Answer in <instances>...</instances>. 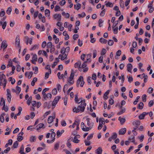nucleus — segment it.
<instances>
[{
	"instance_id": "obj_55",
	"label": "nucleus",
	"mask_w": 154,
	"mask_h": 154,
	"mask_svg": "<svg viewBox=\"0 0 154 154\" xmlns=\"http://www.w3.org/2000/svg\"><path fill=\"white\" fill-rule=\"evenodd\" d=\"M106 12V11L105 9H103V11H101L100 14V15L101 17H103L105 13Z\"/></svg>"
},
{
	"instance_id": "obj_54",
	"label": "nucleus",
	"mask_w": 154,
	"mask_h": 154,
	"mask_svg": "<svg viewBox=\"0 0 154 154\" xmlns=\"http://www.w3.org/2000/svg\"><path fill=\"white\" fill-rule=\"evenodd\" d=\"M103 22V21L101 19H100L99 20V26L100 27H101L103 26L102 23Z\"/></svg>"
},
{
	"instance_id": "obj_46",
	"label": "nucleus",
	"mask_w": 154,
	"mask_h": 154,
	"mask_svg": "<svg viewBox=\"0 0 154 154\" xmlns=\"http://www.w3.org/2000/svg\"><path fill=\"white\" fill-rule=\"evenodd\" d=\"M18 143L17 141H16L14 143L13 146L14 148H17L18 146Z\"/></svg>"
},
{
	"instance_id": "obj_10",
	"label": "nucleus",
	"mask_w": 154,
	"mask_h": 154,
	"mask_svg": "<svg viewBox=\"0 0 154 154\" xmlns=\"http://www.w3.org/2000/svg\"><path fill=\"white\" fill-rule=\"evenodd\" d=\"M24 40L26 41L27 45L28 44V43H29L30 45H31L32 42V38L29 39V37L27 36H25L24 37Z\"/></svg>"
},
{
	"instance_id": "obj_5",
	"label": "nucleus",
	"mask_w": 154,
	"mask_h": 154,
	"mask_svg": "<svg viewBox=\"0 0 154 154\" xmlns=\"http://www.w3.org/2000/svg\"><path fill=\"white\" fill-rule=\"evenodd\" d=\"M54 18L59 21L61 20V16L60 14H54L53 16Z\"/></svg>"
},
{
	"instance_id": "obj_61",
	"label": "nucleus",
	"mask_w": 154,
	"mask_h": 154,
	"mask_svg": "<svg viewBox=\"0 0 154 154\" xmlns=\"http://www.w3.org/2000/svg\"><path fill=\"white\" fill-rule=\"evenodd\" d=\"M153 91V88H152L150 87L148 90V92L149 94H151L152 92Z\"/></svg>"
},
{
	"instance_id": "obj_32",
	"label": "nucleus",
	"mask_w": 154,
	"mask_h": 154,
	"mask_svg": "<svg viewBox=\"0 0 154 154\" xmlns=\"http://www.w3.org/2000/svg\"><path fill=\"white\" fill-rule=\"evenodd\" d=\"M0 104L1 106L3 105L4 106L3 107H4L5 106V101L4 100V99L2 97L1 98Z\"/></svg>"
},
{
	"instance_id": "obj_20",
	"label": "nucleus",
	"mask_w": 154,
	"mask_h": 154,
	"mask_svg": "<svg viewBox=\"0 0 154 154\" xmlns=\"http://www.w3.org/2000/svg\"><path fill=\"white\" fill-rule=\"evenodd\" d=\"M82 79H83V78L82 76H80L78 79L76 84V86L78 87H79V84L81 82V80Z\"/></svg>"
},
{
	"instance_id": "obj_59",
	"label": "nucleus",
	"mask_w": 154,
	"mask_h": 154,
	"mask_svg": "<svg viewBox=\"0 0 154 154\" xmlns=\"http://www.w3.org/2000/svg\"><path fill=\"white\" fill-rule=\"evenodd\" d=\"M60 7L58 5H56L55 6L54 8V11H58L60 10Z\"/></svg>"
},
{
	"instance_id": "obj_7",
	"label": "nucleus",
	"mask_w": 154,
	"mask_h": 154,
	"mask_svg": "<svg viewBox=\"0 0 154 154\" xmlns=\"http://www.w3.org/2000/svg\"><path fill=\"white\" fill-rule=\"evenodd\" d=\"M7 100L9 103H10L11 101V95L9 89H7Z\"/></svg>"
},
{
	"instance_id": "obj_27",
	"label": "nucleus",
	"mask_w": 154,
	"mask_h": 154,
	"mask_svg": "<svg viewBox=\"0 0 154 154\" xmlns=\"http://www.w3.org/2000/svg\"><path fill=\"white\" fill-rule=\"evenodd\" d=\"M44 126V125L43 124L40 123L35 128L37 130H38L42 128Z\"/></svg>"
},
{
	"instance_id": "obj_62",
	"label": "nucleus",
	"mask_w": 154,
	"mask_h": 154,
	"mask_svg": "<svg viewBox=\"0 0 154 154\" xmlns=\"http://www.w3.org/2000/svg\"><path fill=\"white\" fill-rule=\"evenodd\" d=\"M61 125L63 126H65L66 125V122L64 120H62L61 122Z\"/></svg>"
},
{
	"instance_id": "obj_56",
	"label": "nucleus",
	"mask_w": 154,
	"mask_h": 154,
	"mask_svg": "<svg viewBox=\"0 0 154 154\" xmlns=\"http://www.w3.org/2000/svg\"><path fill=\"white\" fill-rule=\"evenodd\" d=\"M11 149V148L10 147H8L7 148V149H5L4 150V152L5 153H8L9 151H10Z\"/></svg>"
},
{
	"instance_id": "obj_58",
	"label": "nucleus",
	"mask_w": 154,
	"mask_h": 154,
	"mask_svg": "<svg viewBox=\"0 0 154 154\" xmlns=\"http://www.w3.org/2000/svg\"><path fill=\"white\" fill-rule=\"evenodd\" d=\"M106 50L105 49L103 48L102 50L101 54L102 55H104L106 53Z\"/></svg>"
},
{
	"instance_id": "obj_11",
	"label": "nucleus",
	"mask_w": 154,
	"mask_h": 154,
	"mask_svg": "<svg viewBox=\"0 0 154 154\" xmlns=\"http://www.w3.org/2000/svg\"><path fill=\"white\" fill-rule=\"evenodd\" d=\"M8 46V45L6 43V40H3L1 44V48H3V50L5 49Z\"/></svg>"
},
{
	"instance_id": "obj_17",
	"label": "nucleus",
	"mask_w": 154,
	"mask_h": 154,
	"mask_svg": "<svg viewBox=\"0 0 154 154\" xmlns=\"http://www.w3.org/2000/svg\"><path fill=\"white\" fill-rule=\"evenodd\" d=\"M80 136L79 135H77L75 136L73 140V142L76 143H78L79 142V140L77 139V138H79Z\"/></svg>"
},
{
	"instance_id": "obj_53",
	"label": "nucleus",
	"mask_w": 154,
	"mask_h": 154,
	"mask_svg": "<svg viewBox=\"0 0 154 154\" xmlns=\"http://www.w3.org/2000/svg\"><path fill=\"white\" fill-rule=\"evenodd\" d=\"M52 93L54 95H56L57 93V91L56 88H54L52 91Z\"/></svg>"
},
{
	"instance_id": "obj_50",
	"label": "nucleus",
	"mask_w": 154,
	"mask_h": 154,
	"mask_svg": "<svg viewBox=\"0 0 154 154\" xmlns=\"http://www.w3.org/2000/svg\"><path fill=\"white\" fill-rule=\"evenodd\" d=\"M11 7H9L8 8V10H7L6 13L8 14H9L11 13Z\"/></svg>"
},
{
	"instance_id": "obj_24",
	"label": "nucleus",
	"mask_w": 154,
	"mask_h": 154,
	"mask_svg": "<svg viewBox=\"0 0 154 154\" xmlns=\"http://www.w3.org/2000/svg\"><path fill=\"white\" fill-rule=\"evenodd\" d=\"M119 120L121 124L122 125L125 121V119L124 118H122L121 116L119 118Z\"/></svg>"
},
{
	"instance_id": "obj_1",
	"label": "nucleus",
	"mask_w": 154,
	"mask_h": 154,
	"mask_svg": "<svg viewBox=\"0 0 154 154\" xmlns=\"http://www.w3.org/2000/svg\"><path fill=\"white\" fill-rule=\"evenodd\" d=\"M74 76V73L73 70H72L70 74V76L67 80L68 85H71L74 83L73 78Z\"/></svg>"
},
{
	"instance_id": "obj_42",
	"label": "nucleus",
	"mask_w": 154,
	"mask_h": 154,
	"mask_svg": "<svg viewBox=\"0 0 154 154\" xmlns=\"http://www.w3.org/2000/svg\"><path fill=\"white\" fill-rule=\"evenodd\" d=\"M81 127L82 128V130L84 131L83 130H84L83 129V128L84 129H85L86 128H87L86 126H85L84 123L83 122H82L81 123Z\"/></svg>"
},
{
	"instance_id": "obj_26",
	"label": "nucleus",
	"mask_w": 154,
	"mask_h": 154,
	"mask_svg": "<svg viewBox=\"0 0 154 154\" xmlns=\"http://www.w3.org/2000/svg\"><path fill=\"white\" fill-rule=\"evenodd\" d=\"M53 38L55 40V42L56 44H57L58 43L59 41V38H57L55 35H53Z\"/></svg>"
},
{
	"instance_id": "obj_45",
	"label": "nucleus",
	"mask_w": 154,
	"mask_h": 154,
	"mask_svg": "<svg viewBox=\"0 0 154 154\" xmlns=\"http://www.w3.org/2000/svg\"><path fill=\"white\" fill-rule=\"evenodd\" d=\"M143 103L142 102H140L139 104V108L140 109H142L143 107Z\"/></svg>"
},
{
	"instance_id": "obj_64",
	"label": "nucleus",
	"mask_w": 154,
	"mask_h": 154,
	"mask_svg": "<svg viewBox=\"0 0 154 154\" xmlns=\"http://www.w3.org/2000/svg\"><path fill=\"white\" fill-rule=\"evenodd\" d=\"M33 75V72H30L28 73V78L30 79Z\"/></svg>"
},
{
	"instance_id": "obj_63",
	"label": "nucleus",
	"mask_w": 154,
	"mask_h": 154,
	"mask_svg": "<svg viewBox=\"0 0 154 154\" xmlns=\"http://www.w3.org/2000/svg\"><path fill=\"white\" fill-rule=\"evenodd\" d=\"M5 11H1L0 13V16L1 17H2L5 15Z\"/></svg>"
},
{
	"instance_id": "obj_52",
	"label": "nucleus",
	"mask_w": 154,
	"mask_h": 154,
	"mask_svg": "<svg viewBox=\"0 0 154 154\" xmlns=\"http://www.w3.org/2000/svg\"><path fill=\"white\" fill-rule=\"evenodd\" d=\"M23 139V137L22 136L18 135L17 140L19 141H21Z\"/></svg>"
},
{
	"instance_id": "obj_16",
	"label": "nucleus",
	"mask_w": 154,
	"mask_h": 154,
	"mask_svg": "<svg viewBox=\"0 0 154 154\" xmlns=\"http://www.w3.org/2000/svg\"><path fill=\"white\" fill-rule=\"evenodd\" d=\"M20 40L19 38V36H17L15 39V45L16 46L19 47L20 46Z\"/></svg>"
},
{
	"instance_id": "obj_6",
	"label": "nucleus",
	"mask_w": 154,
	"mask_h": 154,
	"mask_svg": "<svg viewBox=\"0 0 154 154\" xmlns=\"http://www.w3.org/2000/svg\"><path fill=\"white\" fill-rule=\"evenodd\" d=\"M60 99V97H56L54 99L52 103V106H55Z\"/></svg>"
},
{
	"instance_id": "obj_40",
	"label": "nucleus",
	"mask_w": 154,
	"mask_h": 154,
	"mask_svg": "<svg viewBox=\"0 0 154 154\" xmlns=\"http://www.w3.org/2000/svg\"><path fill=\"white\" fill-rule=\"evenodd\" d=\"M105 5L106 7H112L113 6V4L110 2H107Z\"/></svg>"
},
{
	"instance_id": "obj_9",
	"label": "nucleus",
	"mask_w": 154,
	"mask_h": 154,
	"mask_svg": "<svg viewBox=\"0 0 154 154\" xmlns=\"http://www.w3.org/2000/svg\"><path fill=\"white\" fill-rule=\"evenodd\" d=\"M81 63L80 61H78V62L75 63L74 64V67L75 68H78L79 69V70L81 71V69H80L81 68Z\"/></svg>"
},
{
	"instance_id": "obj_60",
	"label": "nucleus",
	"mask_w": 154,
	"mask_h": 154,
	"mask_svg": "<svg viewBox=\"0 0 154 154\" xmlns=\"http://www.w3.org/2000/svg\"><path fill=\"white\" fill-rule=\"evenodd\" d=\"M86 15L85 13L84 12L82 13L81 14H78V16L79 17H85Z\"/></svg>"
},
{
	"instance_id": "obj_48",
	"label": "nucleus",
	"mask_w": 154,
	"mask_h": 154,
	"mask_svg": "<svg viewBox=\"0 0 154 154\" xmlns=\"http://www.w3.org/2000/svg\"><path fill=\"white\" fill-rule=\"evenodd\" d=\"M114 43V42L112 40H109L108 42V44L110 46L112 45Z\"/></svg>"
},
{
	"instance_id": "obj_21",
	"label": "nucleus",
	"mask_w": 154,
	"mask_h": 154,
	"mask_svg": "<svg viewBox=\"0 0 154 154\" xmlns=\"http://www.w3.org/2000/svg\"><path fill=\"white\" fill-rule=\"evenodd\" d=\"M56 136V134L54 132H52L51 133V138L52 139L51 140V142H54L55 140V136Z\"/></svg>"
},
{
	"instance_id": "obj_29",
	"label": "nucleus",
	"mask_w": 154,
	"mask_h": 154,
	"mask_svg": "<svg viewBox=\"0 0 154 154\" xmlns=\"http://www.w3.org/2000/svg\"><path fill=\"white\" fill-rule=\"evenodd\" d=\"M99 41L102 43L106 44L107 41L103 38H101L100 39Z\"/></svg>"
},
{
	"instance_id": "obj_49",
	"label": "nucleus",
	"mask_w": 154,
	"mask_h": 154,
	"mask_svg": "<svg viewBox=\"0 0 154 154\" xmlns=\"http://www.w3.org/2000/svg\"><path fill=\"white\" fill-rule=\"evenodd\" d=\"M16 89L17 90L16 91L17 92V94H19L21 90L20 88L18 86H17L16 87Z\"/></svg>"
},
{
	"instance_id": "obj_36",
	"label": "nucleus",
	"mask_w": 154,
	"mask_h": 154,
	"mask_svg": "<svg viewBox=\"0 0 154 154\" xmlns=\"http://www.w3.org/2000/svg\"><path fill=\"white\" fill-rule=\"evenodd\" d=\"M99 123L102 124V125L105 124V122L104 119L103 118H100L99 120Z\"/></svg>"
},
{
	"instance_id": "obj_13",
	"label": "nucleus",
	"mask_w": 154,
	"mask_h": 154,
	"mask_svg": "<svg viewBox=\"0 0 154 154\" xmlns=\"http://www.w3.org/2000/svg\"><path fill=\"white\" fill-rule=\"evenodd\" d=\"M126 129L125 128H123L120 129L119 131V135H124L126 133Z\"/></svg>"
},
{
	"instance_id": "obj_35",
	"label": "nucleus",
	"mask_w": 154,
	"mask_h": 154,
	"mask_svg": "<svg viewBox=\"0 0 154 154\" xmlns=\"http://www.w3.org/2000/svg\"><path fill=\"white\" fill-rule=\"evenodd\" d=\"M37 80V79L35 77L33 78V80L32 81L31 85L32 86H34L35 84V82H36Z\"/></svg>"
},
{
	"instance_id": "obj_51",
	"label": "nucleus",
	"mask_w": 154,
	"mask_h": 154,
	"mask_svg": "<svg viewBox=\"0 0 154 154\" xmlns=\"http://www.w3.org/2000/svg\"><path fill=\"white\" fill-rule=\"evenodd\" d=\"M146 94H143L142 96V100L144 102H145L146 100Z\"/></svg>"
},
{
	"instance_id": "obj_30",
	"label": "nucleus",
	"mask_w": 154,
	"mask_h": 154,
	"mask_svg": "<svg viewBox=\"0 0 154 154\" xmlns=\"http://www.w3.org/2000/svg\"><path fill=\"white\" fill-rule=\"evenodd\" d=\"M5 113H3L0 116V121L1 122L3 123L4 121V116H5Z\"/></svg>"
},
{
	"instance_id": "obj_18",
	"label": "nucleus",
	"mask_w": 154,
	"mask_h": 154,
	"mask_svg": "<svg viewBox=\"0 0 154 154\" xmlns=\"http://www.w3.org/2000/svg\"><path fill=\"white\" fill-rule=\"evenodd\" d=\"M80 107L78 106L77 108L76 107H75L73 109V112H75L76 113H78L80 111L81 112V109Z\"/></svg>"
},
{
	"instance_id": "obj_3",
	"label": "nucleus",
	"mask_w": 154,
	"mask_h": 154,
	"mask_svg": "<svg viewBox=\"0 0 154 154\" xmlns=\"http://www.w3.org/2000/svg\"><path fill=\"white\" fill-rule=\"evenodd\" d=\"M86 105V104L85 103V100H83V101L81 102L80 106H80L81 107L80 109L81 110V112H83L84 111L85 108V106Z\"/></svg>"
},
{
	"instance_id": "obj_39",
	"label": "nucleus",
	"mask_w": 154,
	"mask_h": 154,
	"mask_svg": "<svg viewBox=\"0 0 154 154\" xmlns=\"http://www.w3.org/2000/svg\"><path fill=\"white\" fill-rule=\"evenodd\" d=\"M59 145L60 144L59 143H55L54 146V149L55 150H57L58 149Z\"/></svg>"
},
{
	"instance_id": "obj_44",
	"label": "nucleus",
	"mask_w": 154,
	"mask_h": 154,
	"mask_svg": "<svg viewBox=\"0 0 154 154\" xmlns=\"http://www.w3.org/2000/svg\"><path fill=\"white\" fill-rule=\"evenodd\" d=\"M53 46L52 45V42H49L48 43L47 45V47L48 48H50Z\"/></svg>"
},
{
	"instance_id": "obj_41",
	"label": "nucleus",
	"mask_w": 154,
	"mask_h": 154,
	"mask_svg": "<svg viewBox=\"0 0 154 154\" xmlns=\"http://www.w3.org/2000/svg\"><path fill=\"white\" fill-rule=\"evenodd\" d=\"M78 122L77 121H75L74 123L72 125H70L69 126V128H71L72 127L73 128H75V127L76 126V124H78Z\"/></svg>"
},
{
	"instance_id": "obj_4",
	"label": "nucleus",
	"mask_w": 154,
	"mask_h": 154,
	"mask_svg": "<svg viewBox=\"0 0 154 154\" xmlns=\"http://www.w3.org/2000/svg\"><path fill=\"white\" fill-rule=\"evenodd\" d=\"M55 113H53V116H49L48 120V123H51L53 121L54 119H55Z\"/></svg>"
},
{
	"instance_id": "obj_25",
	"label": "nucleus",
	"mask_w": 154,
	"mask_h": 154,
	"mask_svg": "<svg viewBox=\"0 0 154 154\" xmlns=\"http://www.w3.org/2000/svg\"><path fill=\"white\" fill-rule=\"evenodd\" d=\"M81 5L80 3H77L76 5H74L75 9L77 10H78L81 8Z\"/></svg>"
},
{
	"instance_id": "obj_38",
	"label": "nucleus",
	"mask_w": 154,
	"mask_h": 154,
	"mask_svg": "<svg viewBox=\"0 0 154 154\" xmlns=\"http://www.w3.org/2000/svg\"><path fill=\"white\" fill-rule=\"evenodd\" d=\"M125 108H123L118 113V115H121L123 113L125 112Z\"/></svg>"
},
{
	"instance_id": "obj_57",
	"label": "nucleus",
	"mask_w": 154,
	"mask_h": 154,
	"mask_svg": "<svg viewBox=\"0 0 154 154\" xmlns=\"http://www.w3.org/2000/svg\"><path fill=\"white\" fill-rule=\"evenodd\" d=\"M32 59L35 61H37V55L36 54H34L32 56Z\"/></svg>"
},
{
	"instance_id": "obj_22",
	"label": "nucleus",
	"mask_w": 154,
	"mask_h": 154,
	"mask_svg": "<svg viewBox=\"0 0 154 154\" xmlns=\"http://www.w3.org/2000/svg\"><path fill=\"white\" fill-rule=\"evenodd\" d=\"M0 25H2V29H5L7 26V22L5 21L3 23L2 21H0Z\"/></svg>"
},
{
	"instance_id": "obj_33",
	"label": "nucleus",
	"mask_w": 154,
	"mask_h": 154,
	"mask_svg": "<svg viewBox=\"0 0 154 154\" xmlns=\"http://www.w3.org/2000/svg\"><path fill=\"white\" fill-rule=\"evenodd\" d=\"M96 153L97 154H102V149L101 147H99L96 150Z\"/></svg>"
},
{
	"instance_id": "obj_34",
	"label": "nucleus",
	"mask_w": 154,
	"mask_h": 154,
	"mask_svg": "<svg viewBox=\"0 0 154 154\" xmlns=\"http://www.w3.org/2000/svg\"><path fill=\"white\" fill-rule=\"evenodd\" d=\"M134 138V136H131L129 137V140L131 142L134 143L135 142Z\"/></svg>"
},
{
	"instance_id": "obj_2",
	"label": "nucleus",
	"mask_w": 154,
	"mask_h": 154,
	"mask_svg": "<svg viewBox=\"0 0 154 154\" xmlns=\"http://www.w3.org/2000/svg\"><path fill=\"white\" fill-rule=\"evenodd\" d=\"M87 121V125L88 126H89V127H87V128L85 129H84L83 128V130L85 131H88L90 130H91L94 126V123L93 122H91V123L90 122V119L89 118H88L86 119Z\"/></svg>"
},
{
	"instance_id": "obj_31",
	"label": "nucleus",
	"mask_w": 154,
	"mask_h": 154,
	"mask_svg": "<svg viewBox=\"0 0 154 154\" xmlns=\"http://www.w3.org/2000/svg\"><path fill=\"white\" fill-rule=\"evenodd\" d=\"M45 16L48 17H49L50 15V11L49 10L46 9L45 11Z\"/></svg>"
},
{
	"instance_id": "obj_23",
	"label": "nucleus",
	"mask_w": 154,
	"mask_h": 154,
	"mask_svg": "<svg viewBox=\"0 0 154 154\" xmlns=\"http://www.w3.org/2000/svg\"><path fill=\"white\" fill-rule=\"evenodd\" d=\"M132 68V65L131 63H129L127 65V70L129 72H131V69Z\"/></svg>"
},
{
	"instance_id": "obj_47",
	"label": "nucleus",
	"mask_w": 154,
	"mask_h": 154,
	"mask_svg": "<svg viewBox=\"0 0 154 154\" xmlns=\"http://www.w3.org/2000/svg\"><path fill=\"white\" fill-rule=\"evenodd\" d=\"M79 35L78 34H75L73 36V38L75 40H76L79 37Z\"/></svg>"
},
{
	"instance_id": "obj_15",
	"label": "nucleus",
	"mask_w": 154,
	"mask_h": 154,
	"mask_svg": "<svg viewBox=\"0 0 154 154\" xmlns=\"http://www.w3.org/2000/svg\"><path fill=\"white\" fill-rule=\"evenodd\" d=\"M67 57V55L66 53L63 54H60L59 55L58 58L59 59H60L61 60H63L66 59Z\"/></svg>"
},
{
	"instance_id": "obj_8",
	"label": "nucleus",
	"mask_w": 154,
	"mask_h": 154,
	"mask_svg": "<svg viewBox=\"0 0 154 154\" xmlns=\"http://www.w3.org/2000/svg\"><path fill=\"white\" fill-rule=\"evenodd\" d=\"M87 61L84 62L82 64L81 68L84 69L83 70V71L84 72H86L88 71V69L87 67H86Z\"/></svg>"
},
{
	"instance_id": "obj_37",
	"label": "nucleus",
	"mask_w": 154,
	"mask_h": 154,
	"mask_svg": "<svg viewBox=\"0 0 154 154\" xmlns=\"http://www.w3.org/2000/svg\"><path fill=\"white\" fill-rule=\"evenodd\" d=\"M32 101V97L31 96H30L27 99V104L28 105H30V104L31 103Z\"/></svg>"
},
{
	"instance_id": "obj_19",
	"label": "nucleus",
	"mask_w": 154,
	"mask_h": 154,
	"mask_svg": "<svg viewBox=\"0 0 154 154\" xmlns=\"http://www.w3.org/2000/svg\"><path fill=\"white\" fill-rule=\"evenodd\" d=\"M36 139L35 136H32L30 137L29 140L31 142H35L36 141Z\"/></svg>"
},
{
	"instance_id": "obj_43",
	"label": "nucleus",
	"mask_w": 154,
	"mask_h": 154,
	"mask_svg": "<svg viewBox=\"0 0 154 154\" xmlns=\"http://www.w3.org/2000/svg\"><path fill=\"white\" fill-rule=\"evenodd\" d=\"M133 124L134 125H136V126H138L140 125V122L138 121H136L133 122Z\"/></svg>"
},
{
	"instance_id": "obj_28",
	"label": "nucleus",
	"mask_w": 154,
	"mask_h": 154,
	"mask_svg": "<svg viewBox=\"0 0 154 154\" xmlns=\"http://www.w3.org/2000/svg\"><path fill=\"white\" fill-rule=\"evenodd\" d=\"M63 16H65V17L66 18H68L70 16V15L68 13H66L65 12H63L62 13Z\"/></svg>"
},
{
	"instance_id": "obj_12",
	"label": "nucleus",
	"mask_w": 154,
	"mask_h": 154,
	"mask_svg": "<svg viewBox=\"0 0 154 154\" xmlns=\"http://www.w3.org/2000/svg\"><path fill=\"white\" fill-rule=\"evenodd\" d=\"M117 134L116 133H113L112 136L108 139V141H111L112 140L115 139L117 137Z\"/></svg>"
},
{
	"instance_id": "obj_14",
	"label": "nucleus",
	"mask_w": 154,
	"mask_h": 154,
	"mask_svg": "<svg viewBox=\"0 0 154 154\" xmlns=\"http://www.w3.org/2000/svg\"><path fill=\"white\" fill-rule=\"evenodd\" d=\"M148 112L146 113L145 112H143L142 114H140L139 116V118L140 119H144L145 116L147 114H148Z\"/></svg>"
}]
</instances>
